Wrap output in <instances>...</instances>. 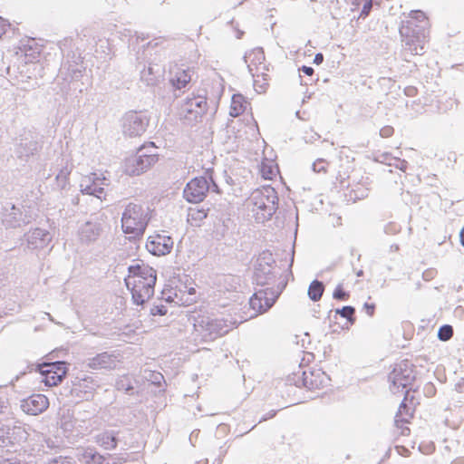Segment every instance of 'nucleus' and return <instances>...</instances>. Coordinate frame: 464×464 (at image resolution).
<instances>
[{"mask_svg":"<svg viewBox=\"0 0 464 464\" xmlns=\"http://www.w3.org/2000/svg\"><path fill=\"white\" fill-rule=\"evenodd\" d=\"M276 260L273 255L265 251L257 258L254 280L261 288L255 292L249 300V305L255 311V315L263 314L270 309L279 297L285 283L276 284L278 273L276 271Z\"/></svg>","mask_w":464,"mask_h":464,"instance_id":"obj_1","label":"nucleus"},{"mask_svg":"<svg viewBox=\"0 0 464 464\" xmlns=\"http://www.w3.org/2000/svg\"><path fill=\"white\" fill-rule=\"evenodd\" d=\"M428 19L420 10L411 11L410 16L401 21L400 34L405 52L411 55L424 53L428 35Z\"/></svg>","mask_w":464,"mask_h":464,"instance_id":"obj_2","label":"nucleus"},{"mask_svg":"<svg viewBox=\"0 0 464 464\" xmlns=\"http://www.w3.org/2000/svg\"><path fill=\"white\" fill-rule=\"evenodd\" d=\"M128 271L125 284L130 290L133 303L138 305L144 304L154 294L156 270L148 265L137 264L130 266Z\"/></svg>","mask_w":464,"mask_h":464,"instance_id":"obj_3","label":"nucleus"},{"mask_svg":"<svg viewBox=\"0 0 464 464\" xmlns=\"http://www.w3.org/2000/svg\"><path fill=\"white\" fill-rule=\"evenodd\" d=\"M278 195L271 186L255 189L247 199V205L257 223L272 218L278 208Z\"/></svg>","mask_w":464,"mask_h":464,"instance_id":"obj_4","label":"nucleus"},{"mask_svg":"<svg viewBox=\"0 0 464 464\" xmlns=\"http://www.w3.org/2000/svg\"><path fill=\"white\" fill-rule=\"evenodd\" d=\"M195 340L210 342L227 334L231 329V324L223 318L212 314H198L194 317Z\"/></svg>","mask_w":464,"mask_h":464,"instance_id":"obj_5","label":"nucleus"},{"mask_svg":"<svg viewBox=\"0 0 464 464\" xmlns=\"http://www.w3.org/2000/svg\"><path fill=\"white\" fill-rule=\"evenodd\" d=\"M150 209L141 204L129 203L121 217V227L130 238L142 237L150 221Z\"/></svg>","mask_w":464,"mask_h":464,"instance_id":"obj_6","label":"nucleus"},{"mask_svg":"<svg viewBox=\"0 0 464 464\" xmlns=\"http://www.w3.org/2000/svg\"><path fill=\"white\" fill-rule=\"evenodd\" d=\"M208 110L207 97L201 94H188L181 102L179 114L187 124L198 122Z\"/></svg>","mask_w":464,"mask_h":464,"instance_id":"obj_7","label":"nucleus"},{"mask_svg":"<svg viewBox=\"0 0 464 464\" xmlns=\"http://www.w3.org/2000/svg\"><path fill=\"white\" fill-rule=\"evenodd\" d=\"M157 160V153H147V149L140 148L134 155L126 159L124 172L130 176L140 175L154 165Z\"/></svg>","mask_w":464,"mask_h":464,"instance_id":"obj_8","label":"nucleus"},{"mask_svg":"<svg viewBox=\"0 0 464 464\" xmlns=\"http://www.w3.org/2000/svg\"><path fill=\"white\" fill-rule=\"evenodd\" d=\"M412 364L408 360L396 363L392 372L389 374L392 392L396 393L400 388L409 387L415 380Z\"/></svg>","mask_w":464,"mask_h":464,"instance_id":"obj_9","label":"nucleus"},{"mask_svg":"<svg viewBox=\"0 0 464 464\" xmlns=\"http://www.w3.org/2000/svg\"><path fill=\"white\" fill-rule=\"evenodd\" d=\"M2 222L6 227H20L32 220L30 210L7 202L2 207Z\"/></svg>","mask_w":464,"mask_h":464,"instance_id":"obj_10","label":"nucleus"},{"mask_svg":"<svg viewBox=\"0 0 464 464\" xmlns=\"http://www.w3.org/2000/svg\"><path fill=\"white\" fill-rule=\"evenodd\" d=\"M150 119L142 112L130 111L123 117V133L130 137L141 136L149 126Z\"/></svg>","mask_w":464,"mask_h":464,"instance_id":"obj_11","label":"nucleus"},{"mask_svg":"<svg viewBox=\"0 0 464 464\" xmlns=\"http://www.w3.org/2000/svg\"><path fill=\"white\" fill-rule=\"evenodd\" d=\"M28 432L22 426L0 425V448L14 447L25 442L28 439Z\"/></svg>","mask_w":464,"mask_h":464,"instance_id":"obj_12","label":"nucleus"},{"mask_svg":"<svg viewBox=\"0 0 464 464\" xmlns=\"http://www.w3.org/2000/svg\"><path fill=\"white\" fill-rule=\"evenodd\" d=\"M40 372L44 376L43 382L46 386H56L62 382L67 372V363L57 361L40 366Z\"/></svg>","mask_w":464,"mask_h":464,"instance_id":"obj_13","label":"nucleus"},{"mask_svg":"<svg viewBox=\"0 0 464 464\" xmlns=\"http://www.w3.org/2000/svg\"><path fill=\"white\" fill-rule=\"evenodd\" d=\"M108 185L107 179L105 177L101 178L96 173L86 175L80 181L82 194L94 196L98 198H102L105 196V187Z\"/></svg>","mask_w":464,"mask_h":464,"instance_id":"obj_14","label":"nucleus"},{"mask_svg":"<svg viewBox=\"0 0 464 464\" xmlns=\"http://www.w3.org/2000/svg\"><path fill=\"white\" fill-rule=\"evenodd\" d=\"M209 189L210 186L206 175L204 177H197L187 184L183 191V196L188 202L198 203L205 198Z\"/></svg>","mask_w":464,"mask_h":464,"instance_id":"obj_15","label":"nucleus"},{"mask_svg":"<svg viewBox=\"0 0 464 464\" xmlns=\"http://www.w3.org/2000/svg\"><path fill=\"white\" fill-rule=\"evenodd\" d=\"M121 362V354L119 353L103 352L97 355L88 358L84 363L86 367L98 371V370H114Z\"/></svg>","mask_w":464,"mask_h":464,"instance_id":"obj_16","label":"nucleus"},{"mask_svg":"<svg viewBox=\"0 0 464 464\" xmlns=\"http://www.w3.org/2000/svg\"><path fill=\"white\" fill-rule=\"evenodd\" d=\"M49 407L48 398L41 393L32 394L21 400L20 408L28 415H38Z\"/></svg>","mask_w":464,"mask_h":464,"instance_id":"obj_17","label":"nucleus"},{"mask_svg":"<svg viewBox=\"0 0 464 464\" xmlns=\"http://www.w3.org/2000/svg\"><path fill=\"white\" fill-rule=\"evenodd\" d=\"M295 375L297 378L295 381V384L296 386L303 385L308 390H316L323 388L324 386L326 379L324 372L319 370L313 372L303 371L301 376H299L298 373H295Z\"/></svg>","mask_w":464,"mask_h":464,"instance_id":"obj_18","label":"nucleus"},{"mask_svg":"<svg viewBox=\"0 0 464 464\" xmlns=\"http://www.w3.org/2000/svg\"><path fill=\"white\" fill-rule=\"evenodd\" d=\"M146 247L155 256H164L171 251L173 240L170 237L157 235L147 242Z\"/></svg>","mask_w":464,"mask_h":464,"instance_id":"obj_19","label":"nucleus"},{"mask_svg":"<svg viewBox=\"0 0 464 464\" xmlns=\"http://www.w3.org/2000/svg\"><path fill=\"white\" fill-rule=\"evenodd\" d=\"M25 238L29 247L37 249L47 246L52 240V236L46 229L34 228L25 234Z\"/></svg>","mask_w":464,"mask_h":464,"instance_id":"obj_20","label":"nucleus"},{"mask_svg":"<svg viewBox=\"0 0 464 464\" xmlns=\"http://www.w3.org/2000/svg\"><path fill=\"white\" fill-rule=\"evenodd\" d=\"M121 433L120 430H106L95 436V442L106 450H112L121 441Z\"/></svg>","mask_w":464,"mask_h":464,"instance_id":"obj_21","label":"nucleus"},{"mask_svg":"<svg viewBox=\"0 0 464 464\" xmlns=\"http://www.w3.org/2000/svg\"><path fill=\"white\" fill-rule=\"evenodd\" d=\"M245 63L247 64L249 72L255 78L259 76V65L263 64L265 61V54L262 48H255L248 53H246L244 56Z\"/></svg>","mask_w":464,"mask_h":464,"instance_id":"obj_22","label":"nucleus"},{"mask_svg":"<svg viewBox=\"0 0 464 464\" xmlns=\"http://www.w3.org/2000/svg\"><path fill=\"white\" fill-rule=\"evenodd\" d=\"M38 150L39 144L37 140L30 135L20 139L19 143L16 145L15 152L19 158L27 159L31 155H34Z\"/></svg>","mask_w":464,"mask_h":464,"instance_id":"obj_23","label":"nucleus"},{"mask_svg":"<svg viewBox=\"0 0 464 464\" xmlns=\"http://www.w3.org/2000/svg\"><path fill=\"white\" fill-rule=\"evenodd\" d=\"M101 232L102 225L100 223L88 221L80 228L79 237L82 242L91 243L100 237Z\"/></svg>","mask_w":464,"mask_h":464,"instance_id":"obj_24","label":"nucleus"},{"mask_svg":"<svg viewBox=\"0 0 464 464\" xmlns=\"http://www.w3.org/2000/svg\"><path fill=\"white\" fill-rule=\"evenodd\" d=\"M164 70L157 65L149 63L140 71V80L147 85H154L163 74Z\"/></svg>","mask_w":464,"mask_h":464,"instance_id":"obj_25","label":"nucleus"},{"mask_svg":"<svg viewBox=\"0 0 464 464\" xmlns=\"http://www.w3.org/2000/svg\"><path fill=\"white\" fill-rule=\"evenodd\" d=\"M191 81L189 70L178 69L170 79L172 86L178 90L185 88Z\"/></svg>","mask_w":464,"mask_h":464,"instance_id":"obj_26","label":"nucleus"},{"mask_svg":"<svg viewBox=\"0 0 464 464\" xmlns=\"http://www.w3.org/2000/svg\"><path fill=\"white\" fill-rule=\"evenodd\" d=\"M82 457L86 464H110L104 456L92 449H87Z\"/></svg>","mask_w":464,"mask_h":464,"instance_id":"obj_27","label":"nucleus"},{"mask_svg":"<svg viewBox=\"0 0 464 464\" xmlns=\"http://www.w3.org/2000/svg\"><path fill=\"white\" fill-rule=\"evenodd\" d=\"M245 103L244 97L241 94H234L231 101L230 115L236 117L243 113Z\"/></svg>","mask_w":464,"mask_h":464,"instance_id":"obj_28","label":"nucleus"},{"mask_svg":"<svg viewBox=\"0 0 464 464\" xmlns=\"http://www.w3.org/2000/svg\"><path fill=\"white\" fill-rule=\"evenodd\" d=\"M324 290V284L321 281L314 280L309 285L308 296L312 301L316 302L321 299Z\"/></svg>","mask_w":464,"mask_h":464,"instance_id":"obj_29","label":"nucleus"},{"mask_svg":"<svg viewBox=\"0 0 464 464\" xmlns=\"http://www.w3.org/2000/svg\"><path fill=\"white\" fill-rule=\"evenodd\" d=\"M72 171V169L68 166L63 167L59 173L56 175L57 187L61 189H65L68 185V177Z\"/></svg>","mask_w":464,"mask_h":464,"instance_id":"obj_30","label":"nucleus"},{"mask_svg":"<svg viewBox=\"0 0 464 464\" xmlns=\"http://www.w3.org/2000/svg\"><path fill=\"white\" fill-rule=\"evenodd\" d=\"M116 388L118 391L125 392L128 394H132L133 386L129 376L123 375L116 382Z\"/></svg>","mask_w":464,"mask_h":464,"instance_id":"obj_31","label":"nucleus"},{"mask_svg":"<svg viewBox=\"0 0 464 464\" xmlns=\"http://www.w3.org/2000/svg\"><path fill=\"white\" fill-rule=\"evenodd\" d=\"M354 313H355V308L351 305H346L341 309L335 310L336 314H340L342 317L346 318L350 324H353L355 321Z\"/></svg>","mask_w":464,"mask_h":464,"instance_id":"obj_32","label":"nucleus"},{"mask_svg":"<svg viewBox=\"0 0 464 464\" xmlns=\"http://www.w3.org/2000/svg\"><path fill=\"white\" fill-rule=\"evenodd\" d=\"M409 409L404 401H402L400 405L399 411L395 416V422H407L408 418L411 415L408 412Z\"/></svg>","mask_w":464,"mask_h":464,"instance_id":"obj_33","label":"nucleus"},{"mask_svg":"<svg viewBox=\"0 0 464 464\" xmlns=\"http://www.w3.org/2000/svg\"><path fill=\"white\" fill-rule=\"evenodd\" d=\"M260 172L265 179H272L276 176V168L269 163L262 162Z\"/></svg>","mask_w":464,"mask_h":464,"instance_id":"obj_34","label":"nucleus"},{"mask_svg":"<svg viewBox=\"0 0 464 464\" xmlns=\"http://www.w3.org/2000/svg\"><path fill=\"white\" fill-rule=\"evenodd\" d=\"M453 335V328L450 324H444L440 327L438 331V338L440 341H448L450 340Z\"/></svg>","mask_w":464,"mask_h":464,"instance_id":"obj_35","label":"nucleus"},{"mask_svg":"<svg viewBox=\"0 0 464 464\" xmlns=\"http://www.w3.org/2000/svg\"><path fill=\"white\" fill-rule=\"evenodd\" d=\"M132 458L131 454L129 453H120L110 455L109 462L110 464H122L128 462Z\"/></svg>","mask_w":464,"mask_h":464,"instance_id":"obj_36","label":"nucleus"},{"mask_svg":"<svg viewBox=\"0 0 464 464\" xmlns=\"http://www.w3.org/2000/svg\"><path fill=\"white\" fill-rule=\"evenodd\" d=\"M208 216L205 209L190 208L188 212V220L202 221Z\"/></svg>","mask_w":464,"mask_h":464,"instance_id":"obj_37","label":"nucleus"},{"mask_svg":"<svg viewBox=\"0 0 464 464\" xmlns=\"http://www.w3.org/2000/svg\"><path fill=\"white\" fill-rule=\"evenodd\" d=\"M205 175L208 178V181L209 186H210V189L209 190H212V191H214L216 193H220L219 188H218V184L216 183V180H215L214 176H213V169H208L205 171Z\"/></svg>","mask_w":464,"mask_h":464,"instance_id":"obj_38","label":"nucleus"},{"mask_svg":"<svg viewBox=\"0 0 464 464\" xmlns=\"http://www.w3.org/2000/svg\"><path fill=\"white\" fill-rule=\"evenodd\" d=\"M333 297L336 300L345 301L348 299L349 294L343 289V285L340 284L334 289Z\"/></svg>","mask_w":464,"mask_h":464,"instance_id":"obj_39","label":"nucleus"},{"mask_svg":"<svg viewBox=\"0 0 464 464\" xmlns=\"http://www.w3.org/2000/svg\"><path fill=\"white\" fill-rule=\"evenodd\" d=\"M327 162L324 159H318L313 163V170L314 172H325Z\"/></svg>","mask_w":464,"mask_h":464,"instance_id":"obj_40","label":"nucleus"},{"mask_svg":"<svg viewBox=\"0 0 464 464\" xmlns=\"http://www.w3.org/2000/svg\"><path fill=\"white\" fill-rule=\"evenodd\" d=\"M167 312L168 309L164 304H155L150 308V314L152 316L165 315Z\"/></svg>","mask_w":464,"mask_h":464,"instance_id":"obj_41","label":"nucleus"},{"mask_svg":"<svg viewBox=\"0 0 464 464\" xmlns=\"http://www.w3.org/2000/svg\"><path fill=\"white\" fill-rule=\"evenodd\" d=\"M46 464H74L72 459L66 457H58L50 459Z\"/></svg>","mask_w":464,"mask_h":464,"instance_id":"obj_42","label":"nucleus"},{"mask_svg":"<svg viewBox=\"0 0 464 464\" xmlns=\"http://www.w3.org/2000/svg\"><path fill=\"white\" fill-rule=\"evenodd\" d=\"M0 464H26L16 457L0 459Z\"/></svg>","mask_w":464,"mask_h":464,"instance_id":"obj_43","label":"nucleus"},{"mask_svg":"<svg viewBox=\"0 0 464 464\" xmlns=\"http://www.w3.org/2000/svg\"><path fill=\"white\" fill-rule=\"evenodd\" d=\"M44 444L42 445L44 453H47V450H45V448L48 450H53V449L56 448L54 440H52L51 438H47V439L44 438Z\"/></svg>","mask_w":464,"mask_h":464,"instance_id":"obj_44","label":"nucleus"},{"mask_svg":"<svg viewBox=\"0 0 464 464\" xmlns=\"http://www.w3.org/2000/svg\"><path fill=\"white\" fill-rule=\"evenodd\" d=\"M394 132V130L392 126H384L380 130V135L382 138H389Z\"/></svg>","mask_w":464,"mask_h":464,"instance_id":"obj_45","label":"nucleus"},{"mask_svg":"<svg viewBox=\"0 0 464 464\" xmlns=\"http://www.w3.org/2000/svg\"><path fill=\"white\" fill-rule=\"evenodd\" d=\"M372 7V0H367L362 9L361 15L366 16L371 12V9Z\"/></svg>","mask_w":464,"mask_h":464,"instance_id":"obj_46","label":"nucleus"},{"mask_svg":"<svg viewBox=\"0 0 464 464\" xmlns=\"http://www.w3.org/2000/svg\"><path fill=\"white\" fill-rule=\"evenodd\" d=\"M363 309L366 311V313L370 315V316H372L373 314H374V310H375V304H369V303H365L363 304Z\"/></svg>","mask_w":464,"mask_h":464,"instance_id":"obj_47","label":"nucleus"},{"mask_svg":"<svg viewBox=\"0 0 464 464\" xmlns=\"http://www.w3.org/2000/svg\"><path fill=\"white\" fill-rule=\"evenodd\" d=\"M397 162L398 163L396 164V168L405 172L408 167V162L404 160L400 159L397 160Z\"/></svg>","mask_w":464,"mask_h":464,"instance_id":"obj_48","label":"nucleus"},{"mask_svg":"<svg viewBox=\"0 0 464 464\" xmlns=\"http://www.w3.org/2000/svg\"><path fill=\"white\" fill-rule=\"evenodd\" d=\"M222 222H223V228L220 233L223 236L226 233V231L228 229L229 224L232 223V221L229 218H227L226 219H223Z\"/></svg>","mask_w":464,"mask_h":464,"instance_id":"obj_49","label":"nucleus"},{"mask_svg":"<svg viewBox=\"0 0 464 464\" xmlns=\"http://www.w3.org/2000/svg\"><path fill=\"white\" fill-rule=\"evenodd\" d=\"M304 139H305L306 142H313L314 140H319L320 139V135L318 133H316V132H314V133L311 134L310 137L308 135H306L304 137Z\"/></svg>","mask_w":464,"mask_h":464,"instance_id":"obj_50","label":"nucleus"},{"mask_svg":"<svg viewBox=\"0 0 464 464\" xmlns=\"http://www.w3.org/2000/svg\"><path fill=\"white\" fill-rule=\"evenodd\" d=\"M300 71H302L304 74L308 75V76H311L313 75L314 73V69L310 66H302V68L300 69Z\"/></svg>","mask_w":464,"mask_h":464,"instance_id":"obj_51","label":"nucleus"},{"mask_svg":"<svg viewBox=\"0 0 464 464\" xmlns=\"http://www.w3.org/2000/svg\"><path fill=\"white\" fill-rule=\"evenodd\" d=\"M324 62V55L321 53L315 54L314 63L317 65L321 64Z\"/></svg>","mask_w":464,"mask_h":464,"instance_id":"obj_52","label":"nucleus"},{"mask_svg":"<svg viewBox=\"0 0 464 464\" xmlns=\"http://www.w3.org/2000/svg\"><path fill=\"white\" fill-rule=\"evenodd\" d=\"M141 148L147 149V153H156V147L153 145V143H150V145H144Z\"/></svg>","mask_w":464,"mask_h":464,"instance_id":"obj_53","label":"nucleus"},{"mask_svg":"<svg viewBox=\"0 0 464 464\" xmlns=\"http://www.w3.org/2000/svg\"><path fill=\"white\" fill-rule=\"evenodd\" d=\"M258 80H254V86L257 92H265V87L263 85H257Z\"/></svg>","mask_w":464,"mask_h":464,"instance_id":"obj_54","label":"nucleus"},{"mask_svg":"<svg viewBox=\"0 0 464 464\" xmlns=\"http://www.w3.org/2000/svg\"><path fill=\"white\" fill-rule=\"evenodd\" d=\"M0 26L2 30L5 31V26H10V24H7L6 21L4 20L2 17H0Z\"/></svg>","mask_w":464,"mask_h":464,"instance_id":"obj_55","label":"nucleus"},{"mask_svg":"<svg viewBox=\"0 0 464 464\" xmlns=\"http://www.w3.org/2000/svg\"><path fill=\"white\" fill-rule=\"evenodd\" d=\"M460 241L461 244L464 246V228L460 232Z\"/></svg>","mask_w":464,"mask_h":464,"instance_id":"obj_56","label":"nucleus"},{"mask_svg":"<svg viewBox=\"0 0 464 464\" xmlns=\"http://www.w3.org/2000/svg\"><path fill=\"white\" fill-rule=\"evenodd\" d=\"M433 390H434L433 386H432V385H429V387H428V392H429L430 394H431V393L433 392Z\"/></svg>","mask_w":464,"mask_h":464,"instance_id":"obj_57","label":"nucleus"},{"mask_svg":"<svg viewBox=\"0 0 464 464\" xmlns=\"http://www.w3.org/2000/svg\"><path fill=\"white\" fill-rule=\"evenodd\" d=\"M243 34H244V33H243L242 31H239V30H238V31H237V38L240 39V38L242 37Z\"/></svg>","mask_w":464,"mask_h":464,"instance_id":"obj_58","label":"nucleus"},{"mask_svg":"<svg viewBox=\"0 0 464 464\" xmlns=\"http://www.w3.org/2000/svg\"><path fill=\"white\" fill-rule=\"evenodd\" d=\"M356 276H359V277H360V276H363V271H362V270H359V271H357V272H356Z\"/></svg>","mask_w":464,"mask_h":464,"instance_id":"obj_59","label":"nucleus"},{"mask_svg":"<svg viewBox=\"0 0 464 464\" xmlns=\"http://www.w3.org/2000/svg\"><path fill=\"white\" fill-rule=\"evenodd\" d=\"M160 378H163V376H162L161 374H160V373H159V374L156 376L155 381L159 382V379H160Z\"/></svg>","mask_w":464,"mask_h":464,"instance_id":"obj_60","label":"nucleus"},{"mask_svg":"<svg viewBox=\"0 0 464 464\" xmlns=\"http://www.w3.org/2000/svg\"><path fill=\"white\" fill-rule=\"evenodd\" d=\"M45 314L48 316L49 320L53 322V319L52 315L49 313H45Z\"/></svg>","mask_w":464,"mask_h":464,"instance_id":"obj_61","label":"nucleus"},{"mask_svg":"<svg viewBox=\"0 0 464 464\" xmlns=\"http://www.w3.org/2000/svg\"><path fill=\"white\" fill-rule=\"evenodd\" d=\"M195 292H196V291H195V289H194V288H190V289H189V291H188V293H189L190 295L195 294Z\"/></svg>","mask_w":464,"mask_h":464,"instance_id":"obj_62","label":"nucleus"},{"mask_svg":"<svg viewBox=\"0 0 464 464\" xmlns=\"http://www.w3.org/2000/svg\"><path fill=\"white\" fill-rule=\"evenodd\" d=\"M392 248L394 249L395 251H397L399 249V246H392Z\"/></svg>","mask_w":464,"mask_h":464,"instance_id":"obj_63","label":"nucleus"},{"mask_svg":"<svg viewBox=\"0 0 464 464\" xmlns=\"http://www.w3.org/2000/svg\"><path fill=\"white\" fill-rule=\"evenodd\" d=\"M4 408V405L0 406V412H2V409Z\"/></svg>","mask_w":464,"mask_h":464,"instance_id":"obj_64","label":"nucleus"}]
</instances>
